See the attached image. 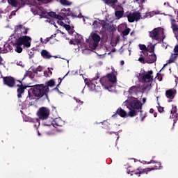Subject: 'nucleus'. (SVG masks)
Segmentation results:
<instances>
[{"mask_svg":"<svg viewBox=\"0 0 178 178\" xmlns=\"http://www.w3.org/2000/svg\"><path fill=\"white\" fill-rule=\"evenodd\" d=\"M32 94L35 97H37V98H42L43 97V99L49 100L48 98V92L45 88V85L44 84L37 85L34 87L32 90Z\"/></svg>","mask_w":178,"mask_h":178,"instance_id":"1","label":"nucleus"},{"mask_svg":"<svg viewBox=\"0 0 178 178\" xmlns=\"http://www.w3.org/2000/svg\"><path fill=\"white\" fill-rule=\"evenodd\" d=\"M143 72H140L138 74V79L140 83H146L147 86H150L152 84V81H154V72L152 70H149L145 73V71L143 70Z\"/></svg>","mask_w":178,"mask_h":178,"instance_id":"2","label":"nucleus"},{"mask_svg":"<svg viewBox=\"0 0 178 178\" xmlns=\"http://www.w3.org/2000/svg\"><path fill=\"white\" fill-rule=\"evenodd\" d=\"M29 28L23 26V25H17L15 26L14 33L10 35L9 40H13V38H17V37H22V35H26L29 33Z\"/></svg>","mask_w":178,"mask_h":178,"instance_id":"3","label":"nucleus"},{"mask_svg":"<svg viewBox=\"0 0 178 178\" xmlns=\"http://www.w3.org/2000/svg\"><path fill=\"white\" fill-rule=\"evenodd\" d=\"M14 41L17 42L18 45H23L24 48H30L31 47V38L30 36L24 35L13 38Z\"/></svg>","mask_w":178,"mask_h":178,"instance_id":"4","label":"nucleus"},{"mask_svg":"<svg viewBox=\"0 0 178 178\" xmlns=\"http://www.w3.org/2000/svg\"><path fill=\"white\" fill-rule=\"evenodd\" d=\"M40 120H47L49 116V109L46 107H41L36 113Z\"/></svg>","mask_w":178,"mask_h":178,"instance_id":"5","label":"nucleus"},{"mask_svg":"<svg viewBox=\"0 0 178 178\" xmlns=\"http://www.w3.org/2000/svg\"><path fill=\"white\" fill-rule=\"evenodd\" d=\"M101 41V36L97 33H93L89 42V47L95 49L98 47L99 42Z\"/></svg>","mask_w":178,"mask_h":178,"instance_id":"6","label":"nucleus"},{"mask_svg":"<svg viewBox=\"0 0 178 178\" xmlns=\"http://www.w3.org/2000/svg\"><path fill=\"white\" fill-rule=\"evenodd\" d=\"M60 13L65 17H66L67 16H71V17H72V19H74V17H78L79 19H81V18L84 17V16H83V15H81V13H80L78 15L73 14V12H72L70 8H67V9L63 8L60 10Z\"/></svg>","mask_w":178,"mask_h":178,"instance_id":"7","label":"nucleus"},{"mask_svg":"<svg viewBox=\"0 0 178 178\" xmlns=\"http://www.w3.org/2000/svg\"><path fill=\"white\" fill-rule=\"evenodd\" d=\"M127 17L129 23H134V22H138L141 19V13L138 12L130 13L127 15Z\"/></svg>","mask_w":178,"mask_h":178,"instance_id":"8","label":"nucleus"},{"mask_svg":"<svg viewBox=\"0 0 178 178\" xmlns=\"http://www.w3.org/2000/svg\"><path fill=\"white\" fill-rule=\"evenodd\" d=\"M99 81L102 87H104V88H105L106 90H109V88H112V87H113V85L110 82L106 75L102 77Z\"/></svg>","mask_w":178,"mask_h":178,"instance_id":"9","label":"nucleus"},{"mask_svg":"<svg viewBox=\"0 0 178 178\" xmlns=\"http://www.w3.org/2000/svg\"><path fill=\"white\" fill-rule=\"evenodd\" d=\"M3 84H5V86H7L10 88H13V87H15V84H16V81L12 76L3 77Z\"/></svg>","mask_w":178,"mask_h":178,"instance_id":"10","label":"nucleus"},{"mask_svg":"<svg viewBox=\"0 0 178 178\" xmlns=\"http://www.w3.org/2000/svg\"><path fill=\"white\" fill-rule=\"evenodd\" d=\"M48 15L50 17H53V19H57V20H60V22L58 21V24H60V26H63V27L65 26V22H62V20H65V18L63 17V16L59 15L54 11L49 12Z\"/></svg>","mask_w":178,"mask_h":178,"instance_id":"11","label":"nucleus"},{"mask_svg":"<svg viewBox=\"0 0 178 178\" xmlns=\"http://www.w3.org/2000/svg\"><path fill=\"white\" fill-rule=\"evenodd\" d=\"M149 163H155V165H154V168H147L144 169L145 173H146V175H148V172H151V170H158L159 169L162 168V163H161V162L152 160L150 162L148 163V164Z\"/></svg>","mask_w":178,"mask_h":178,"instance_id":"12","label":"nucleus"},{"mask_svg":"<svg viewBox=\"0 0 178 178\" xmlns=\"http://www.w3.org/2000/svg\"><path fill=\"white\" fill-rule=\"evenodd\" d=\"M17 81L19 83V84L17 85V86L18 87V88L17 89V98L20 99V98L22 97V95H24V90L27 88V86H24L21 81L18 80Z\"/></svg>","mask_w":178,"mask_h":178,"instance_id":"13","label":"nucleus"},{"mask_svg":"<svg viewBox=\"0 0 178 178\" xmlns=\"http://www.w3.org/2000/svg\"><path fill=\"white\" fill-rule=\"evenodd\" d=\"M159 31H161L163 35V29L162 28H155L153 31H150V37L153 40L158 41L159 40Z\"/></svg>","mask_w":178,"mask_h":178,"instance_id":"14","label":"nucleus"},{"mask_svg":"<svg viewBox=\"0 0 178 178\" xmlns=\"http://www.w3.org/2000/svg\"><path fill=\"white\" fill-rule=\"evenodd\" d=\"M129 106H131V109H134L135 111L143 109V104L138 100H132L129 104Z\"/></svg>","mask_w":178,"mask_h":178,"instance_id":"15","label":"nucleus"},{"mask_svg":"<svg viewBox=\"0 0 178 178\" xmlns=\"http://www.w3.org/2000/svg\"><path fill=\"white\" fill-rule=\"evenodd\" d=\"M127 173L130 174V173H134V175H136V176H138V177H140V175H143L145 172V170L141 168V167H139L138 169L134 170L133 169V167L129 166L127 169Z\"/></svg>","mask_w":178,"mask_h":178,"instance_id":"16","label":"nucleus"},{"mask_svg":"<svg viewBox=\"0 0 178 178\" xmlns=\"http://www.w3.org/2000/svg\"><path fill=\"white\" fill-rule=\"evenodd\" d=\"M118 115L120 116V118H127V112L122 108H118L114 115H112V118H116Z\"/></svg>","mask_w":178,"mask_h":178,"instance_id":"17","label":"nucleus"},{"mask_svg":"<svg viewBox=\"0 0 178 178\" xmlns=\"http://www.w3.org/2000/svg\"><path fill=\"white\" fill-rule=\"evenodd\" d=\"M171 29L176 37H178V25L176 24V19H170Z\"/></svg>","mask_w":178,"mask_h":178,"instance_id":"18","label":"nucleus"},{"mask_svg":"<svg viewBox=\"0 0 178 178\" xmlns=\"http://www.w3.org/2000/svg\"><path fill=\"white\" fill-rule=\"evenodd\" d=\"M10 44L13 45V47H16L15 52H17V54H22L23 52V48H22V45L19 44L16 40H10Z\"/></svg>","mask_w":178,"mask_h":178,"instance_id":"19","label":"nucleus"},{"mask_svg":"<svg viewBox=\"0 0 178 178\" xmlns=\"http://www.w3.org/2000/svg\"><path fill=\"white\" fill-rule=\"evenodd\" d=\"M147 63H155L156 62V54L152 53L146 57Z\"/></svg>","mask_w":178,"mask_h":178,"instance_id":"20","label":"nucleus"},{"mask_svg":"<svg viewBox=\"0 0 178 178\" xmlns=\"http://www.w3.org/2000/svg\"><path fill=\"white\" fill-rule=\"evenodd\" d=\"M107 78L108 79V81L111 82V83L113 86L118 81V79L116 78V75L113 72L108 73L106 75Z\"/></svg>","mask_w":178,"mask_h":178,"instance_id":"21","label":"nucleus"},{"mask_svg":"<svg viewBox=\"0 0 178 178\" xmlns=\"http://www.w3.org/2000/svg\"><path fill=\"white\" fill-rule=\"evenodd\" d=\"M63 124H65V122H63V120H62V118H55L53 121L54 127H62Z\"/></svg>","mask_w":178,"mask_h":178,"instance_id":"22","label":"nucleus"},{"mask_svg":"<svg viewBox=\"0 0 178 178\" xmlns=\"http://www.w3.org/2000/svg\"><path fill=\"white\" fill-rule=\"evenodd\" d=\"M175 94L176 90L174 89H169L165 92V95L169 99H173V98H175Z\"/></svg>","mask_w":178,"mask_h":178,"instance_id":"23","label":"nucleus"},{"mask_svg":"<svg viewBox=\"0 0 178 178\" xmlns=\"http://www.w3.org/2000/svg\"><path fill=\"white\" fill-rule=\"evenodd\" d=\"M47 86H44L46 90L49 92V87L52 88L55 86V80L50 79L46 83Z\"/></svg>","mask_w":178,"mask_h":178,"instance_id":"24","label":"nucleus"},{"mask_svg":"<svg viewBox=\"0 0 178 178\" xmlns=\"http://www.w3.org/2000/svg\"><path fill=\"white\" fill-rule=\"evenodd\" d=\"M138 112L140 111L134 110L133 108L130 109L128 113H127V118H134V116H137L138 115Z\"/></svg>","mask_w":178,"mask_h":178,"instance_id":"25","label":"nucleus"},{"mask_svg":"<svg viewBox=\"0 0 178 178\" xmlns=\"http://www.w3.org/2000/svg\"><path fill=\"white\" fill-rule=\"evenodd\" d=\"M41 56H42L44 59H51V58H52L51 54H49L48 51L45 49L41 51Z\"/></svg>","mask_w":178,"mask_h":178,"instance_id":"26","label":"nucleus"},{"mask_svg":"<svg viewBox=\"0 0 178 178\" xmlns=\"http://www.w3.org/2000/svg\"><path fill=\"white\" fill-rule=\"evenodd\" d=\"M120 10H116L115 12V15L117 19H122L123 17V15H124V10H123V8L120 7Z\"/></svg>","mask_w":178,"mask_h":178,"instance_id":"27","label":"nucleus"},{"mask_svg":"<svg viewBox=\"0 0 178 178\" xmlns=\"http://www.w3.org/2000/svg\"><path fill=\"white\" fill-rule=\"evenodd\" d=\"M177 55L178 54H172L170 59L168 60V62L167 63V65H170V63H175V61L176 59H177Z\"/></svg>","mask_w":178,"mask_h":178,"instance_id":"28","label":"nucleus"},{"mask_svg":"<svg viewBox=\"0 0 178 178\" xmlns=\"http://www.w3.org/2000/svg\"><path fill=\"white\" fill-rule=\"evenodd\" d=\"M104 2L108 6H114L115 3H118V0H104Z\"/></svg>","mask_w":178,"mask_h":178,"instance_id":"29","label":"nucleus"},{"mask_svg":"<svg viewBox=\"0 0 178 178\" xmlns=\"http://www.w3.org/2000/svg\"><path fill=\"white\" fill-rule=\"evenodd\" d=\"M138 88V87H137V86H131V88H129L128 90L129 94H133V92H137Z\"/></svg>","mask_w":178,"mask_h":178,"instance_id":"30","label":"nucleus"},{"mask_svg":"<svg viewBox=\"0 0 178 178\" xmlns=\"http://www.w3.org/2000/svg\"><path fill=\"white\" fill-rule=\"evenodd\" d=\"M138 61L140 63H143V65H145V63H147V57L144 58L143 56V54H141L140 56L138 58Z\"/></svg>","mask_w":178,"mask_h":178,"instance_id":"31","label":"nucleus"},{"mask_svg":"<svg viewBox=\"0 0 178 178\" xmlns=\"http://www.w3.org/2000/svg\"><path fill=\"white\" fill-rule=\"evenodd\" d=\"M60 3L64 6H70V5H72V3L69 2L67 0H60Z\"/></svg>","mask_w":178,"mask_h":178,"instance_id":"32","label":"nucleus"},{"mask_svg":"<svg viewBox=\"0 0 178 178\" xmlns=\"http://www.w3.org/2000/svg\"><path fill=\"white\" fill-rule=\"evenodd\" d=\"M52 74V71H51V69L48 67L47 71L44 72V75L46 77H51V75Z\"/></svg>","mask_w":178,"mask_h":178,"instance_id":"33","label":"nucleus"},{"mask_svg":"<svg viewBox=\"0 0 178 178\" xmlns=\"http://www.w3.org/2000/svg\"><path fill=\"white\" fill-rule=\"evenodd\" d=\"M149 51V54H155V44L150 45L149 47L147 48Z\"/></svg>","mask_w":178,"mask_h":178,"instance_id":"34","label":"nucleus"},{"mask_svg":"<svg viewBox=\"0 0 178 178\" xmlns=\"http://www.w3.org/2000/svg\"><path fill=\"white\" fill-rule=\"evenodd\" d=\"M4 48L6 49V51H7L8 52H9V51H12V49H13V47H12V45H10V44H4Z\"/></svg>","mask_w":178,"mask_h":178,"instance_id":"35","label":"nucleus"},{"mask_svg":"<svg viewBox=\"0 0 178 178\" xmlns=\"http://www.w3.org/2000/svg\"><path fill=\"white\" fill-rule=\"evenodd\" d=\"M172 115H170V118L171 119H174V123H176V122H177V113H171Z\"/></svg>","mask_w":178,"mask_h":178,"instance_id":"36","label":"nucleus"},{"mask_svg":"<svg viewBox=\"0 0 178 178\" xmlns=\"http://www.w3.org/2000/svg\"><path fill=\"white\" fill-rule=\"evenodd\" d=\"M8 3L11 5L12 6L16 7L17 6V1L16 0H8Z\"/></svg>","mask_w":178,"mask_h":178,"instance_id":"37","label":"nucleus"},{"mask_svg":"<svg viewBox=\"0 0 178 178\" xmlns=\"http://www.w3.org/2000/svg\"><path fill=\"white\" fill-rule=\"evenodd\" d=\"M40 120L39 119H36V122L33 123V127H35V129H37V130L38 129V127H40Z\"/></svg>","mask_w":178,"mask_h":178,"instance_id":"38","label":"nucleus"},{"mask_svg":"<svg viewBox=\"0 0 178 178\" xmlns=\"http://www.w3.org/2000/svg\"><path fill=\"white\" fill-rule=\"evenodd\" d=\"M130 33V28H127L122 31L123 35H129Z\"/></svg>","mask_w":178,"mask_h":178,"instance_id":"39","label":"nucleus"},{"mask_svg":"<svg viewBox=\"0 0 178 178\" xmlns=\"http://www.w3.org/2000/svg\"><path fill=\"white\" fill-rule=\"evenodd\" d=\"M83 40V37L81 35H78V38L75 39L76 44H81V40Z\"/></svg>","mask_w":178,"mask_h":178,"instance_id":"40","label":"nucleus"},{"mask_svg":"<svg viewBox=\"0 0 178 178\" xmlns=\"http://www.w3.org/2000/svg\"><path fill=\"white\" fill-rule=\"evenodd\" d=\"M73 99H74V101H76V102L77 104H79V105H83V104H84V102L80 100V99H78L77 97H73Z\"/></svg>","mask_w":178,"mask_h":178,"instance_id":"41","label":"nucleus"},{"mask_svg":"<svg viewBox=\"0 0 178 178\" xmlns=\"http://www.w3.org/2000/svg\"><path fill=\"white\" fill-rule=\"evenodd\" d=\"M139 48L141 51H147L148 48H147V46L145 44H139Z\"/></svg>","mask_w":178,"mask_h":178,"instance_id":"42","label":"nucleus"},{"mask_svg":"<svg viewBox=\"0 0 178 178\" xmlns=\"http://www.w3.org/2000/svg\"><path fill=\"white\" fill-rule=\"evenodd\" d=\"M38 10H39L42 15H46L47 13L42 7H38Z\"/></svg>","mask_w":178,"mask_h":178,"instance_id":"43","label":"nucleus"},{"mask_svg":"<svg viewBox=\"0 0 178 178\" xmlns=\"http://www.w3.org/2000/svg\"><path fill=\"white\" fill-rule=\"evenodd\" d=\"M149 50L147 49V50H145V51H142L141 53L143 54L145 58H147V56H149V54H148Z\"/></svg>","mask_w":178,"mask_h":178,"instance_id":"44","label":"nucleus"},{"mask_svg":"<svg viewBox=\"0 0 178 178\" xmlns=\"http://www.w3.org/2000/svg\"><path fill=\"white\" fill-rule=\"evenodd\" d=\"M108 31L110 33H113V32L116 31V29L113 26H110L108 28Z\"/></svg>","mask_w":178,"mask_h":178,"instance_id":"45","label":"nucleus"},{"mask_svg":"<svg viewBox=\"0 0 178 178\" xmlns=\"http://www.w3.org/2000/svg\"><path fill=\"white\" fill-rule=\"evenodd\" d=\"M177 106L172 105L171 113H177Z\"/></svg>","mask_w":178,"mask_h":178,"instance_id":"46","label":"nucleus"},{"mask_svg":"<svg viewBox=\"0 0 178 178\" xmlns=\"http://www.w3.org/2000/svg\"><path fill=\"white\" fill-rule=\"evenodd\" d=\"M37 72H42V67L39 66L35 69V73H37Z\"/></svg>","mask_w":178,"mask_h":178,"instance_id":"47","label":"nucleus"},{"mask_svg":"<svg viewBox=\"0 0 178 178\" xmlns=\"http://www.w3.org/2000/svg\"><path fill=\"white\" fill-rule=\"evenodd\" d=\"M139 112L140 113V118H142V121H143V120H144V119H145V116H144L143 115V110L142 109L139 110Z\"/></svg>","mask_w":178,"mask_h":178,"instance_id":"48","label":"nucleus"},{"mask_svg":"<svg viewBox=\"0 0 178 178\" xmlns=\"http://www.w3.org/2000/svg\"><path fill=\"white\" fill-rule=\"evenodd\" d=\"M64 28L66 29L67 31H69V30H70L72 29L70 25L66 24L64 25Z\"/></svg>","mask_w":178,"mask_h":178,"instance_id":"49","label":"nucleus"},{"mask_svg":"<svg viewBox=\"0 0 178 178\" xmlns=\"http://www.w3.org/2000/svg\"><path fill=\"white\" fill-rule=\"evenodd\" d=\"M58 80H60V82L58 83V84L56 86V87L54 88V90H58V88L59 87V86H60V83H62V79L58 78Z\"/></svg>","mask_w":178,"mask_h":178,"instance_id":"50","label":"nucleus"},{"mask_svg":"<svg viewBox=\"0 0 178 178\" xmlns=\"http://www.w3.org/2000/svg\"><path fill=\"white\" fill-rule=\"evenodd\" d=\"M158 111L160 113H162V112H163V107L162 106H159L158 108Z\"/></svg>","mask_w":178,"mask_h":178,"instance_id":"51","label":"nucleus"},{"mask_svg":"<svg viewBox=\"0 0 178 178\" xmlns=\"http://www.w3.org/2000/svg\"><path fill=\"white\" fill-rule=\"evenodd\" d=\"M65 23H67L68 24H70V19L67 17H66L65 18Z\"/></svg>","mask_w":178,"mask_h":178,"instance_id":"52","label":"nucleus"},{"mask_svg":"<svg viewBox=\"0 0 178 178\" xmlns=\"http://www.w3.org/2000/svg\"><path fill=\"white\" fill-rule=\"evenodd\" d=\"M174 52H175V54H178V44H177L175 48H174Z\"/></svg>","mask_w":178,"mask_h":178,"instance_id":"53","label":"nucleus"},{"mask_svg":"<svg viewBox=\"0 0 178 178\" xmlns=\"http://www.w3.org/2000/svg\"><path fill=\"white\" fill-rule=\"evenodd\" d=\"M51 38H52V35H51V37L47 38L44 40V44H47V42H49V41L51 40Z\"/></svg>","mask_w":178,"mask_h":178,"instance_id":"54","label":"nucleus"},{"mask_svg":"<svg viewBox=\"0 0 178 178\" xmlns=\"http://www.w3.org/2000/svg\"><path fill=\"white\" fill-rule=\"evenodd\" d=\"M2 60H3V59L2 57L0 56V65H3V63H2Z\"/></svg>","mask_w":178,"mask_h":178,"instance_id":"55","label":"nucleus"},{"mask_svg":"<svg viewBox=\"0 0 178 178\" xmlns=\"http://www.w3.org/2000/svg\"><path fill=\"white\" fill-rule=\"evenodd\" d=\"M10 15H11V16H15L16 15V11H13Z\"/></svg>","mask_w":178,"mask_h":178,"instance_id":"56","label":"nucleus"},{"mask_svg":"<svg viewBox=\"0 0 178 178\" xmlns=\"http://www.w3.org/2000/svg\"><path fill=\"white\" fill-rule=\"evenodd\" d=\"M154 112H155V111L154 110V108H151V109L149 110V113H154Z\"/></svg>","mask_w":178,"mask_h":178,"instance_id":"57","label":"nucleus"},{"mask_svg":"<svg viewBox=\"0 0 178 178\" xmlns=\"http://www.w3.org/2000/svg\"><path fill=\"white\" fill-rule=\"evenodd\" d=\"M70 45H75V44L74 43V42H73V40H70Z\"/></svg>","mask_w":178,"mask_h":178,"instance_id":"58","label":"nucleus"},{"mask_svg":"<svg viewBox=\"0 0 178 178\" xmlns=\"http://www.w3.org/2000/svg\"><path fill=\"white\" fill-rule=\"evenodd\" d=\"M44 126H51V124H47L46 122L43 123Z\"/></svg>","mask_w":178,"mask_h":178,"instance_id":"59","label":"nucleus"},{"mask_svg":"<svg viewBox=\"0 0 178 178\" xmlns=\"http://www.w3.org/2000/svg\"><path fill=\"white\" fill-rule=\"evenodd\" d=\"M146 101H147V99L143 98V104H145Z\"/></svg>","mask_w":178,"mask_h":178,"instance_id":"60","label":"nucleus"},{"mask_svg":"<svg viewBox=\"0 0 178 178\" xmlns=\"http://www.w3.org/2000/svg\"><path fill=\"white\" fill-rule=\"evenodd\" d=\"M40 40V42H42V44H45V42H44V41L42 40V38H41Z\"/></svg>","mask_w":178,"mask_h":178,"instance_id":"61","label":"nucleus"},{"mask_svg":"<svg viewBox=\"0 0 178 178\" xmlns=\"http://www.w3.org/2000/svg\"><path fill=\"white\" fill-rule=\"evenodd\" d=\"M154 118H156L158 116V113H154Z\"/></svg>","mask_w":178,"mask_h":178,"instance_id":"62","label":"nucleus"},{"mask_svg":"<svg viewBox=\"0 0 178 178\" xmlns=\"http://www.w3.org/2000/svg\"><path fill=\"white\" fill-rule=\"evenodd\" d=\"M90 86H91L92 87H95V84H94V83H91Z\"/></svg>","mask_w":178,"mask_h":178,"instance_id":"63","label":"nucleus"},{"mask_svg":"<svg viewBox=\"0 0 178 178\" xmlns=\"http://www.w3.org/2000/svg\"><path fill=\"white\" fill-rule=\"evenodd\" d=\"M108 133V134H113V133H115V132H107Z\"/></svg>","mask_w":178,"mask_h":178,"instance_id":"64","label":"nucleus"}]
</instances>
